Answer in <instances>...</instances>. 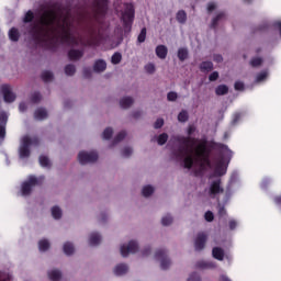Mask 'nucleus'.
<instances>
[{"mask_svg":"<svg viewBox=\"0 0 281 281\" xmlns=\"http://www.w3.org/2000/svg\"><path fill=\"white\" fill-rule=\"evenodd\" d=\"M196 127L194 125H190L188 127L189 136H177L176 142L178 144H182L176 151L175 155L179 159H183L184 168L190 170L192 166H194V161H199L201 170H213L215 177H225L227 173V166L232 161V157H234V151L227 147V145H221L222 157L211 160L210 155L212 151L207 148V143L203 142L196 146V142L199 139L192 137ZM184 146V147H183ZM195 147V158L192 156V148Z\"/></svg>","mask_w":281,"mask_h":281,"instance_id":"1","label":"nucleus"},{"mask_svg":"<svg viewBox=\"0 0 281 281\" xmlns=\"http://www.w3.org/2000/svg\"><path fill=\"white\" fill-rule=\"evenodd\" d=\"M41 25H34L30 34L38 47H45V49H56V43L58 38L61 43L69 45V47H78L80 45V38L76 37L71 33L74 22L66 15L61 22L58 16V12L54 9H48L43 12L40 19Z\"/></svg>","mask_w":281,"mask_h":281,"instance_id":"2","label":"nucleus"},{"mask_svg":"<svg viewBox=\"0 0 281 281\" xmlns=\"http://www.w3.org/2000/svg\"><path fill=\"white\" fill-rule=\"evenodd\" d=\"M121 21H123L124 34H131V31L133 30V21H135V7L133 3H125Z\"/></svg>","mask_w":281,"mask_h":281,"instance_id":"3","label":"nucleus"},{"mask_svg":"<svg viewBox=\"0 0 281 281\" xmlns=\"http://www.w3.org/2000/svg\"><path fill=\"white\" fill-rule=\"evenodd\" d=\"M38 144H41L38 137L31 138L30 136H24L19 147L20 159H29V157L32 155L30 146H38Z\"/></svg>","mask_w":281,"mask_h":281,"instance_id":"4","label":"nucleus"},{"mask_svg":"<svg viewBox=\"0 0 281 281\" xmlns=\"http://www.w3.org/2000/svg\"><path fill=\"white\" fill-rule=\"evenodd\" d=\"M43 183V178H30L29 181L22 183V196H30L32 194L33 188L41 186Z\"/></svg>","mask_w":281,"mask_h":281,"instance_id":"5","label":"nucleus"},{"mask_svg":"<svg viewBox=\"0 0 281 281\" xmlns=\"http://www.w3.org/2000/svg\"><path fill=\"white\" fill-rule=\"evenodd\" d=\"M98 154L95 151H80L78 154V160L81 166L87 164H95L98 161Z\"/></svg>","mask_w":281,"mask_h":281,"instance_id":"6","label":"nucleus"},{"mask_svg":"<svg viewBox=\"0 0 281 281\" xmlns=\"http://www.w3.org/2000/svg\"><path fill=\"white\" fill-rule=\"evenodd\" d=\"M156 260H160V269L166 271V269L170 268V265H172V261H170V258H168V251L166 249H158L155 254Z\"/></svg>","mask_w":281,"mask_h":281,"instance_id":"7","label":"nucleus"},{"mask_svg":"<svg viewBox=\"0 0 281 281\" xmlns=\"http://www.w3.org/2000/svg\"><path fill=\"white\" fill-rule=\"evenodd\" d=\"M88 34L90 36V40L88 41V45L94 46V45H100V41H102V34L100 31L95 30L93 26L88 27Z\"/></svg>","mask_w":281,"mask_h":281,"instance_id":"8","label":"nucleus"},{"mask_svg":"<svg viewBox=\"0 0 281 281\" xmlns=\"http://www.w3.org/2000/svg\"><path fill=\"white\" fill-rule=\"evenodd\" d=\"M139 251V245L135 240H131L128 245L121 246V256L126 258L128 254H137Z\"/></svg>","mask_w":281,"mask_h":281,"instance_id":"9","label":"nucleus"},{"mask_svg":"<svg viewBox=\"0 0 281 281\" xmlns=\"http://www.w3.org/2000/svg\"><path fill=\"white\" fill-rule=\"evenodd\" d=\"M1 93L3 95L4 102H7L9 104L14 102V100H16V94H14V92H12V87H10V85H2Z\"/></svg>","mask_w":281,"mask_h":281,"instance_id":"10","label":"nucleus"},{"mask_svg":"<svg viewBox=\"0 0 281 281\" xmlns=\"http://www.w3.org/2000/svg\"><path fill=\"white\" fill-rule=\"evenodd\" d=\"M205 243H207V235L205 233H199L194 240L195 251H203L205 249Z\"/></svg>","mask_w":281,"mask_h":281,"instance_id":"11","label":"nucleus"},{"mask_svg":"<svg viewBox=\"0 0 281 281\" xmlns=\"http://www.w3.org/2000/svg\"><path fill=\"white\" fill-rule=\"evenodd\" d=\"M225 190L221 187V180H215L211 183L209 189V195L214 199L216 194H223Z\"/></svg>","mask_w":281,"mask_h":281,"instance_id":"12","label":"nucleus"},{"mask_svg":"<svg viewBox=\"0 0 281 281\" xmlns=\"http://www.w3.org/2000/svg\"><path fill=\"white\" fill-rule=\"evenodd\" d=\"M5 126H8V114L0 112V139H5Z\"/></svg>","mask_w":281,"mask_h":281,"instance_id":"13","label":"nucleus"},{"mask_svg":"<svg viewBox=\"0 0 281 281\" xmlns=\"http://www.w3.org/2000/svg\"><path fill=\"white\" fill-rule=\"evenodd\" d=\"M82 56H85V50L82 49H70L68 52V58L69 60H80V58H82Z\"/></svg>","mask_w":281,"mask_h":281,"instance_id":"14","label":"nucleus"},{"mask_svg":"<svg viewBox=\"0 0 281 281\" xmlns=\"http://www.w3.org/2000/svg\"><path fill=\"white\" fill-rule=\"evenodd\" d=\"M93 70L97 74H102V71H106V61L104 59H98L94 61Z\"/></svg>","mask_w":281,"mask_h":281,"instance_id":"15","label":"nucleus"},{"mask_svg":"<svg viewBox=\"0 0 281 281\" xmlns=\"http://www.w3.org/2000/svg\"><path fill=\"white\" fill-rule=\"evenodd\" d=\"M212 256L215 258V260L222 261L225 258V250L221 247H214L212 249Z\"/></svg>","mask_w":281,"mask_h":281,"instance_id":"16","label":"nucleus"},{"mask_svg":"<svg viewBox=\"0 0 281 281\" xmlns=\"http://www.w3.org/2000/svg\"><path fill=\"white\" fill-rule=\"evenodd\" d=\"M156 56L161 60H165V58L168 56V47H166V45H158L156 47Z\"/></svg>","mask_w":281,"mask_h":281,"instance_id":"17","label":"nucleus"},{"mask_svg":"<svg viewBox=\"0 0 281 281\" xmlns=\"http://www.w3.org/2000/svg\"><path fill=\"white\" fill-rule=\"evenodd\" d=\"M100 243H102V236H100V234L98 233H91L89 238V245L91 247H97V245H99Z\"/></svg>","mask_w":281,"mask_h":281,"instance_id":"18","label":"nucleus"},{"mask_svg":"<svg viewBox=\"0 0 281 281\" xmlns=\"http://www.w3.org/2000/svg\"><path fill=\"white\" fill-rule=\"evenodd\" d=\"M97 8L101 14H105L106 10H109V0H95Z\"/></svg>","mask_w":281,"mask_h":281,"instance_id":"19","label":"nucleus"},{"mask_svg":"<svg viewBox=\"0 0 281 281\" xmlns=\"http://www.w3.org/2000/svg\"><path fill=\"white\" fill-rule=\"evenodd\" d=\"M227 19V14H225V12H220L213 20H212V23H211V27L213 30H216V27H218V22L220 21H223Z\"/></svg>","mask_w":281,"mask_h":281,"instance_id":"20","label":"nucleus"},{"mask_svg":"<svg viewBox=\"0 0 281 281\" xmlns=\"http://www.w3.org/2000/svg\"><path fill=\"white\" fill-rule=\"evenodd\" d=\"M128 273V266L126 263H120L114 268L115 276H124Z\"/></svg>","mask_w":281,"mask_h":281,"instance_id":"21","label":"nucleus"},{"mask_svg":"<svg viewBox=\"0 0 281 281\" xmlns=\"http://www.w3.org/2000/svg\"><path fill=\"white\" fill-rule=\"evenodd\" d=\"M9 38L13 43H19V38H21V33H19V29H16V27L10 29Z\"/></svg>","mask_w":281,"mask_h":281,"instance_id":"22","label":"nucleus"},{"mask_svg":"<svg viewBox=\"0 0 281 281\" xmlns=\"http://www.w3.org/2000/svg\"><path fill=\"white\" fill-rule=\"evenodd\" d=\"M135 101L131 97H125L120 100V106L121 109H130V106H133V103Z\"/></svg>","mask_w":281,"mask_h":281,"instance_id":"23","label":"nucleus"},{"mask_svg":"<svg viewBox=\"0 0 281 281\" xmlns=\"http://www.w3.org/2000/svg\"><path fill=\"white\" fill-rule=\"evenodd\" d=\"M48 278H49V280H52V281H59L60 278H63V273H61L60 270H58V269L50 270V271L48 272Z\"/></svg>","mask_w":281,"mask_h":281,"instance_id":"24","label":"nucleus"},{"mask_svg":"<svg viewBox=\"0 0 281 281\" xmlns=\"http://www.w3.org/2000/svg\"><path fill=\"white\" fill-rule=\"evenodd\" d=\"M35 120H46L47 117V110L45 108H40L34 113Z\"/></svg>","mask_w":281,"mask_h":281,"instance_id":"25","label":"nucleus"},{"mask_svg":"<svg viewBox=\"0 0 281 281\" xmlns=\"http://www.w3.org/2000/svg\"><path fill=\"white\" fill-rule=\"evenodd\" d=\"M215 93L217 95H227L229 93V87L226 85H220L215 88Z\"/></svg>","mask_w":281,"mask_h":281,"instance_id":"26","label":"nucleus"},{"mask_svg":"<svg viewBox=\"0 0 281 281\" xmlns=\"http://www.w3.org/2000/svg\"><path fill=\"white\" fill-rule=\"evenodd\" d=\"M76 251V248L74 247V244L71 241H67L64 244V254L66 256H71Z\"/></svg>","mask_w":281,"mask_h":281,"instance_id":"27","label":"nucleus"},{"mask_svg":"<svg viewBox=\"0 0 281 281\" xmlns=\"http://www.w3.org/2000/svg\"><path fill=\"white\" fill-rule=\"evenodd\" d=\"M198 269H214L216 267V263L211 261H199L196 263Z\"/></svg>","mask_w":281,"mask_h":281,"instance_id":"28","label":"nucleus"},{"mask_svg":"<svg viewBox=\"0 0 281 281\" xmlns=\"http://www.w3.org/2000/svg\"><path fill=\"white\" fill-rule=\"evenodd\" d=\"M214 69V64L212 61H202L200 64V70L205 72V71H212Z\"/></svg>","mask_w":281,"mask_h":281,"instance_id":"29","label":"nucleus"},{"mask_svg":"<svg viewBox=\"0 0 281 281\" xmlns=\"http://www.w3.org/2000/svg\"><path fill=\"white\" fill-rule=\"evenodd\" d=\"M176 19H177L178 23L183 24L188 21V13H186L183 10H180L177 12Z\"/></svg>","mask_w":281,"mask_h":281,"instance_id":"30","label":"nucleus"},{"mask_svg":"<svg viewBox=\"0 0 281 281\" xmlns=\"http://www.w3.org/2000/svg\"><path fill=\"white\" fill-rule=\"evenodd\" d=\"M265 63V59L262 57H254L251 58L249 65L254 68L262 67V64Z\"/></svg>","mask_w":281,"mask_h":281,"instance_id":"31","label":"nucleus"},{"mask_svg":"<svg viewBox=\"0 0 281 281\" xmlns=\"http://www.w3.org/2000/svg\"><path fill=\"white\" fill-rule=\"evenodd\" d=\"M155 192V188H153V186L148 184V186H145L142 190V194L143 196H145L146 199L148 196H151Z\"/></svg>","mask_w":281,"mask_h":281,"instance_id":"32","label":"nucleus"},{"mask_svg":"<svg viewBox=\"0 0 281 281\" xmlns=\"http://www.w3.org/2000/svg\"><path fill=\"white\" fill-rule=\"evenodd\" d=\"M52 216H53V218L58 221L59 218L63 217V210H60V207H58V206H53L52 207Z\"/></svg>","mask_w":281,"mask_h":281,"instance_id":"33","label":"nucleus"},{"mask_svg":"<svg viewBox=\"0 0 281 281\" xmlns=\"http://www.w3.org/2000/svg\"><path fill=\"white\" fill-rule=\"evenodd\" d=\"M42 80L44 82H52L54 80V74L49 70H45L42 72Z\"/></svg>","mask_w":281,"mask_h":281,"instance_id":"34","label":"nucleus"},{"mask_svg":"<svg viewBox=\"0 0 281 281\" xmlns=\"http://www.w3.org/2000/svg\"><path fill=\"white\" fill-rule=\"evenodd\" d=\"M112 65H120L122 63V53L116 52L111 57Z\"/></svg>","mask_w":281,"mask_h":281,"instance_id":"35","label":"nucleus"},{"mask_svg":"<svg viewBox=\"0 0 281 281\" xmlns=\"http://www.w3.org/2000/svg\"><path fill=\"white\" fill-rule=\"evenodd\" d=\"M40 165L42 168H50L52 162L49 161V158L46 156H40Z\"/></svg>","mask_w":281,"mask_h":281,"instance_id":"36","label":"nucleus"},{"mask_svg":"<svg viewBox=\"0 0 281 281\" xmlns=\"http://www.w3.org/2000/svg\"><path fill=\"white\" fill-rule=\"evenodd\" d=\"M38 249L40 251H47V249H49V240L41 239L38 241Z\"/></svg>","mask_w":281,"mask_h":281,"instance_id":"37","label":"nucleus"},{"mask_svg":"<svg viewBox=\"0 0 281 281\" xmlns=\"http://www.w3.org/2000/svg\"><path fill=\"white\" fill-rule=\"evenodd\" d=\"M126 137V132L121 131L113 139L112 145L115 146V144H120L124 138Z\"/></svg>","mask_w":281,"mask_h":281,"instance_id":"38","label":"nucleus"},{"mask_svg":"<svg viewBox=\"0 0 281 281\" xmlns=\"http://www.w3.org/2000/svg\"><path fill=\"white\" fill-rule=\"evenodd\" d=\"M65 74L66 76H74V74H76V66L74 64L66 65Z\"/></svg>","mask_w":281,"mask_h":281,"instance_id":"39","label":"nucleus"},{"mask_svg":"<svg viewBox=\"0 0 281 281\" xmlns=\"http://www.w3.org/2000/svg\"><path fill=\"white\" fill-rule=\"evenodd\" d=\"M178 58L183 63L188 58V49L187 48H179L178 49Z\"/></svg>","mask_w":281,"mask_h":281,"instance_id":"40","label":"nucleus"},{"mask_svg":"<svg viewBox=\"0 0 281 281\" xmlns=\"http://www.w3.org/2000/svg\"><path fill=\"white\" fill-rule=\"evenodd\" d=\"M34 21V12L32 10H29L23 19V23H32Z\"/></svg>","mask_w":281,"mask_h":281,"instance_id":"41","label":"nucleus"},{"mask_svg":"<svg viewBox=\"0 0 281 281\" xmlns=\"http://www.w3.org/2000/svg\"><path fill=\"white\" fill-rule=\"evenodd\" d=\"M188 120H189L188 111L182 110V111L178 114V122H188Z\"/></svg>","mask_w":281,"mask_h":281,"instance_id":"42","label":"nucleus"},{"mask_svg":"<svg viewBox=\"0 0 281 281\" xmlns=\"http://www.w3.org/2000/svg\"><path fill=\"white\" fill-rule=\"evenodd\" d=\"M172 217L170 215H165L161 218V225H164V227H168V225H172Z\"/></svg>","mask_w":281,"mask_h":281,"instance_id":"43","label":"nucleus"},{"mask_svg":"<svg viewBox=\"0 0 281 281\" xmlns=\"http://www.w3.org/2000/svg\"><path fill=\"white\" fill-rule=\"evenodd\" d=\"M41 100H43L41 92H34L31 97V101L33 102V104H38V102H41Z\"/></svg>","mask_w":281,"mask_h":281,"instance_id":"44","label":"nucleus"},{"mask_svg":"<svg viewBox=\"0 0 281 281\" xmlns=\"http://www.w3.org/2000/svg\"><path fill=\"white\" fill-rule=\"evenodd\" d=\"M146 42V27L140 30V33L137 36V43H145Z\"/></svg>","mask_w":281,"mask_h":281,"instance_id":"45","label":"nucleus"},{"mask_svg":"<svg viewBox=\"0 0 281 281\" xmlns=\"http://www.w3.org/2000/svg\"><path fill=\"white\" fill-rule=\"evenodd\" d=\"M103 139H111L113 137V128L108 127L103 131Z\"/></svg>","mask_w":281,"mask_h":281,"instance_id":"46","label":"nucleus"},{"mask_svg":"<svg viewBox=\"0 0 281 281\" xmlns=\"http://www.w3.org/2000/svg\"><path fill=\"white\" fill-rule=\"evenodd\" d=\"M159 146H164V144H166V142H168V134L166 133H162L158 136V139H157Z\"/></svg>","mask_w":281,"mask_h":281,"instance_id":"47","label":"nucleus"},{"mask_svg":"<svg viewBox=\"0 0 281 281\" xmlns=\"http://www.w3.org/2000/svg\"><path fill=\"white\" fill-rule=\"evenodd\" d=\"M234 89L235 91H245V83L243 81H236Z\"/></svg>","mask_w":281,"mask_h":281,"instance_id":"48","label":"nucleus"},{"mask_svg":"<svg viewBox=\"0 0 281 281\" xmlns=\"http://www.w3.org/2000/svg\"><path fill=\"white\" fill-rule=\"evenodd\" d=\"M177 98H178V94H177V92H175V91L168 92V94H167V100H168L169 102H175V101H177Z\"/></svg>","mask_w":281,"mask_h":281,"instance_id":"49","label":"nucleus"},{"mask_svg":"<svg viewBox=\"0 0 281 281\" xmlns=\"http://www.w3.org/2000/svg\"><path fill=\"white\" fill-rule=\"evenodd\" d=\"M262 80H267V71H261L257 75L256 82H262Z\"/></svg>","mask_w":281,"mask_h":281,"instance_id":"50","label":"nucleus"},{"mask_svg":"<svg viewBox=\"0 0 281 281\" xmlns=\"http://www.w3.org/2000/svg\"><path fill=\"white\" fill-rule=\"evenodd\" d=\"M204 218L207 223H212V221H214V213H212V211H207L204 214Z\"/></svg>","mask_w":281,"mask_h":281,"instance_id":"51","label":"nucleus"},{"mask_svg":"<svg viewBox=\"0 0 281 281\" xmlns=\"http://www.w3.org/2000/svg\"><path fill=\"white\" fill-rule=\"evenodd\" d=\"M122 155H123V157H131V155H133V148H131V147L123 148Z\"/></svg>","mask_w":281,"mask_h":281,"instance_id":"52","label":"nucleus"},{"mask_svg":"<svg viewBox=\"0 0 281 281\" xmlns=\"http://www.w3.org/2000/svg\"><path fill=\"white\" fill-rule=\"evenodd\" d=\"M188 281H201V276H199L196 272H193L188 278Z\"/></svg>","mask_w":281,"mask_h":281,"instance_id":"53","label":"nucleus"},{"mask_svg":"<svg viewBox=\"0 0 281 281\" xmlns=\"http://www.w3.org/2000/svg\"><path fill=\"white\" fill-rule=\"evenodd\" d=\"M209 80H210V82H216V80H218V71H213V72L209 76Z\"/></svg>","mask_w":281,"mask_h":281,"instance_id":"54","label":"nucleus"},{"mask_svg":"<svg viewBox=\"0 0 281 281\" xmlns=\"http://www.w3.org/2000/svg\"><path fill=\"white\" fill-rule=\"evenodd\" d=\"M217 214L221 218H223V216H227V210H225V206H220Z\"/></svg>","mask_w":281,"mask_h":281,"instance_id":"55","label":"nucleus"},{"mask_svg":"<svg viewBox=\"0 0 281 281\" xmlns=\"http://www.w3.org/2000/svg\"><path fill=\"white\" fill-rule=\"evenodd\" d=\"M145 71H147V74H155V66L153 64H147L145 66Z\"/></svg>","mask_w":281,"mask_h":281,"instance_id":"56","label":"nucleus"},{"mask_svg":"<svg viewBox=\"0 0 281 281\" xmlns=\"http://www.w3.org/2000/svg\"><path fill=\"white\" fill-rule=\"evenodd\" d=\"M216 10V3H214V2H209L207 3V12L209 13H212V12H214Z\"/></svg>","mask_w":281,"mask_h":281,"instance_id":"57","label":"nucleus"},{"mask_svg":"<svg viewBox=\"0 0 281 281\" xmlns=\"http://www.w3.org/2000/svg\"><path fill=\"white\" fill-rule=\"evenodd\" d=\"M161 126H164V119L156 120L154 123V128H161Z\"/></svg>","mask_w":281,"mask_h":281,"instance_id":"58","label":"nucleus"},{"mask_svg":"<svg viewBox=\"0 0 281 281\" xmlns=\"http://www.w3.org/2000/svg\"><path fill=\"white\" fill-rule=\"evenodd\" d=\"M213 60H214V63H223V55H221V54H215V55L213 56Z\"/></svg>","mask_w":281,"mask_h":281,"instance_id":"59","label":"nucleus"},{"mask_svg":"<svg viewBox=\"0 0 281 281\" xmlns=\"http://www.w3.org/2000/svg\"><path fill=\"white\" fill-rule=\"evenodd\" d=\"M237 225H238V223L236 222V220H231L228 222L229 229H236Z\"/></svg>","mask_w":281,"mask_h":281,"instance_id":"60","label":"nucleus"},{"mask_svg":"<svg viewBox=\"0 0 281 281\" xmlns=\"http://www.w3.org/2000/svg\"><path fill=\"white\" fill-rule=\"evenodd\" d=\"M91 68H83V78H91Z\"/></svg>","mask_w":281,"mask_h":281,"instance_id":"61","label":"nucleus"},{"mask_svg":"<svg viewBox=\"0 0 281 281\" xmlns=\"http://www.w3.org/2000/svg\"><path fill=\"white\" fill-rule=\"evenodd\" d=\"M240 113H235L233 116V124H238V122H240Z\"/></svg>","mask_w":281,"mask_h":281,"instance_id":"62","label":"nucleus"},{"mask_svg":"<svg viewBox=\"0 0 281 281\" xmlns=\"http://www.w3.org/2000/svg\"><path fill=\"white\" fill-rule=\"evenodd\" d=\"M19 109L21 113L27 111V104L25 102L20 103Z\"/></svg>","mask_w":281,"mask_h":281,"instance_id":"63","label":"nucleus"},{"mask_svg":"<svg viewBox=\"0 0 281 281\" xmlns=\"http://www.w3.org/2000/svg\"><path fill=\"white\" fill-rule=\"evenodd\" d=\"M273 27H277V30H279V34H280V37H281V21L274 22Z\"/></svg>","mask_w":281,"mask_h":281,"instance_id":"64","label":"nucleus"}]
</instances>
